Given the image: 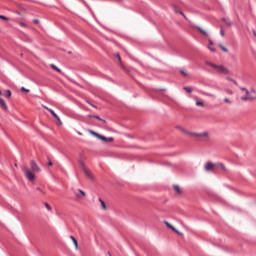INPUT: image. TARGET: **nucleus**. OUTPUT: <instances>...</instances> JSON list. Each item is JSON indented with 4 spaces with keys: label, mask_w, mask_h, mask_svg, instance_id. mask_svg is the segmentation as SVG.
<instances>
[{
    "label": "nucleus",
    "mask_w": 256,
    "mask_h": 256,
    "mask_svg": "<svg viewBox=\"0 0 256 256\" xmlns=\"http://www.w3.org/2000/svg\"><path fill=\"white\" fill-rule=\"evenodd\" d=\"M218 167H221V169H223V171H225V165H223V164H218Z\"/></svg>",
    "instance_id": "nucleus-33"
},
{
    "label": "nucleus",
    "mask_w": 256,
    "mask_h": 256,
    "mask_svg": "<svg viewBox=\"0 0 256 256\" xmlns=\"http://www.w3.org/2000/svg\"><path fill=\"white\" fill-rule=\"evenodd\" d=\"M113 141V137L107 138V142Z\"/></svg>",
    "instance_id": "nucleus-39"
},
{
    "label": "nucleus",
    "mask_w": 256,
    "mask_h": 256,
    "mask_svg": "<svg viewBox=\"0 0 256 256\" xmlns=\"http://www.w3.org/2000/svg\"><path fill=\"white\" fill-rule=\"evenodd\" d=\"M44 109H46V111H49V109H51V108L44 106Z\"/></svg>",
    "instance_id": "nucleus-43"
},
{
    "label": "nucleus",
    "mask_w": 256,
    "mask_h": 256,
    "mask_svg": "<svg viewBox=\"0 0 256 256\" xmlns=\"http://www.w3.org/2000/svg\"><path fill=\"white\" fill-rule=\"evenodd\" d=\"M116 57H117L118 61L121 63V55L116 54Z\"/></svg>",
    "instance_id": "nucleus-35"
},
{
    "label": "nucleus",
    "mask_w": 256,
    "mask_h": 256,
    "mask_svg": "<svg viewBox=\"0 0 256 256\" xmlns=\"http://www.w3.org/2000/svg\"><path fill=\"white\" fill-rule=\"evenodd\" d=\"M227 81H231V83H234V85H238L237 82L232 78H226Z\"/></svg>",
    "instance_id": "nucleus-26"
},
{
    "label": "nucleus",
    "mask_w": 256,
    "mask_h": 256,
    "mask_svg": "<svg viewBox=\"0 0 256 256\" xmlns=\"http://www.w3.org/2000/svg\"><path fill=\"white\" fill-rule=\"evenodd\" d=\"M50 67L52 69H54V71H57L58 73H61V69H59V67H57L55 64H51Z\"/></svg>",
    "instance_id": "nucleus-17"
},
{
    "label": "nucleus",
    "mask_w": 256,
    "mask_h": 256,
    "mask_svg": "<svg viewBox=\"0 0 256 256\" xmlns=\"http://www.w3.org/2000/svg\"><path fill=\"white\" fill-rule=\"evenodd\" d=\"M30 167L34 173L41 172V168L39 167V165H37V162H35V160L30 161Z\"/></svg>",
    "instance_id": "nucleus-5"
},
{
    "label": "nucleus",
    "mask_w": 256,
    "mask_h": 256,
    "mask_svg": "<svg viewBox=\"0 0 256 256\" xmlns=\"http://www.w3.org/2000/svg\"><path fill=\"white\" fill-rule=\"evenodd\" d=\"M49 113H51V115L54 116L55 119H57V121L60 123L61 125V118H59V116L57 115V113H55V111L53 109H48Z\"/></svg>",
    "instance_id": "nucleus-8"
},
{
    "label": "nucleus",
    "mask_w": 256,
    "mask_h": 256,
    "mask_svg": "<svg viewBox=\"0 0 256 256\" xmlns=\"http://www.w3.org/2000/svg\"><path fill=\"white\" fill-rule=\"evenodd\" d=\"M210 45H213V41L209 40Z\"/></svg>",
    "instance_id": "nucleus-45"
},
{
    "label": "nucleus",
    "mask_w": 256,
    "mask_h": 256,
    "mask_svg": "<svg viewBox=\"0 0 256 256\" xmlns=\"http://www.w3.org/2000/svg\"><path fill=\"white\" fill-rule=\"evenodd\" d=\"M0 19H3L4 21H9V18L7 16L0 15Z\"/></svg>",
    "instance_id": "nucleus-27"
},
{
    "label": "nucleus",
    "mask_w": 256,
    "mask_h": 256,
    "mask_svg": "<svg viewBox=\"0 0 256 256\" xmlns=\"http://www.w3.org/2000/svg\"><path fill=\"white\" fill-rule=\"evenodd\" d=\"M164 225H167L169 229H171L172 231H175V233H178V235H182L179 231H177V229H175V227H173V225H171L169 222L164 221Z\"/></svg>",
    "instance_id": "nucleus-7"
},
{
    "label": "nucleus",
    "mask_w": 256,
    "mask_h": 256,
    "mask_svg": "<svg viewBox=\"0 0 256 256\" xmlns=\"http://www.w3.org/2000/svg\"><path fill=\"white\" fill-rule=\"evenodd\" d=\"M99 202L101 204L102 209H107V206L105 205V201H103V199L99 198Z\"/></svg>",
    "instance_id": "nucleus-19"
},
{
    "label": "nucleus",
    "mask_w": 256,
    "mask_h": 256,
    "mask_svg": "<svg viewBox=\"0 0 256 256\" xmlns=\"http://www.w3.org/2000/svg\"><path fill=\"white\" fill-rule=\"evenodd\" d=\"M37 191H40V193H45L41 188H37Z\"/></svg>",
    "instance_id": "nucleus-40"
},
{
    "label": "nucleus",
    "mask_w": 256,
    "mask_h": 256,
    "mask_svg": "<svg viewBox=\"0 0 256 256\" xmlns=\"http://www.w3.org/2000/svg\"><path fill=\"white\" fill-rule=\"evenodd\" d=\"M183 133H186L187 135H191L192 137H208L209 134L207 132H202V133H195V132H188L183 129H181Z\"/></svg>",
    "instance_id": "nucleus-3"
},
{
    "label": "nucleus",
    "mask_w": 256,
    "mask_h": 256,
    "mask_svg": "<svg viewBox=\"0 0 256 256\" xmlns=\"http://www.w3.org/2000/svg\"><path fill=\"white\" fill-rule=\"evenodd\" d=\"M224 103H231V100H229V98H224Z\"/></svg>",
    "instance_id": "nucleus-34"
},
{
    "label": "nucleus",
    "mask_w": 256,
    "mask_h": 256,
    "mask_svg": "<svg viewBox=\"0 0 256 256\" xmlns=\"http://www.w3.org/2000/svg\"><path fill=\"white\" fill-rule=\"evenodd\" d=\"M220 35H222V37H225V31L223 29L220 30Z\"/></svg>",
    "instance_id": "nucleus-32"
},
{
    "label": "nucleus",
    "mask_w": 256,
    "mask_h": 256,
    "mask_svg": "<svg viewBox=\"0 0 256 256\" xmlns=\"http://www.w3.org/2000/svg\"><path fill=\"white\" fill-rule=\"evenodd\" d=\"M220 49H222V51H224V53H227L229 50L227 48H225L223 45H220Z\"/></svg>",
    "instance_id": "nucleus-25"
},
{
    "label": "nucleus",
    "mask_w": 256,
    "mask_h": 256,
    "mask_svg": "<svg viewBox=\"0 0 256 256\" xmlns=\"http://www.w3.org/2000/svg\"><path fill=\"white\" fill-rule=\"evenodd\" d=\"M33 23H39V20L38 19H34Z\"/></svg>",
    "instance_id": "nucleus-42"
},
{
    "label": "nucleus",
    "mask_w": 256,
    "mask_h": 256,
    "mask_svg": "<svg viewBox=\"0 0 256 256\" xmlns=\"http://www.w3.org/2000/svg\"><path fill=\"white\" fill-rule=\"evenodd\" d=\"M205 171H211L213 169V163L207 162L204 166Z\"/></svg>",
    "instance_id": "nucleus-11"
},
{
    "label": "nucleus",
    "mask_w": 256,
    "mask_h": 256,
    "mask_svg": "<svg viewBox=\"0 0 256 256\" xmlns=\"http://www.w3.org/2000/svg\"><path fill=\"white\" fill-rule=\"evenodd\" d=\"M53 165V162L49 161L48 166L51 167Z\"/></svg>",
    "instance_id": "nucleus-41"
},
{
    "label": "nucleus",
    "mask_w": 256,
    "mask_h": 256,
    "mask_svg": "<svg viewBox=\"0 0 256 256\" xmlns=\"http://www.w3.org/2000/svg\"><path fill=\"white\" fill-rule=\"evenodd\" d=\"M91 135H94V137H97V139H100V141H105L107 143V137L95 132V131H90Z\"/></svg>",
    "instance_id": "nucleus-6"
},
{
    "label": "nucleus",
    "mask_w": 256,
    "mask_h": 256,
    "mask_svg": "<svg viewBox=\"0 0 256 256\" xmlns=\"http://www.w3.org/2000/svg\"><path fill=\"white\" fill-rule=\"evenodd\" d=\"M2 95L6 97V99H9V97H11V90H4Z\"/></svg>",
    "instance_id": "nucleus-13"
},
{
    "label": "nucleus",
    "mask_w": 256,
    "mask_h": 256,
    "mask_svg": "<svg viewBox=\"0 0 256 256\" xmlns=\"http://www.w3.org/2000/svg\"><path fill=\"white\" fill-rule=\"evenodd\" d=\"M223 23L227 25V27H231L233 25V21H231L229 18H222Z\"/></svg>",
    "instance_id": "nucleus-9"
},
{
    "label": "nucleus",
    "mask_w": 256,
    "mask_h": 256,
    "mask_svg": "<svg viewBox=\"0 0 256 256\" xmlns=\"http://www.w3.org/2000/svg\"><path fill=\"white\" fill-rule=\"evenodd\" d=\"M208 49H210V51H212L213 53H215V48H211L210 46H208Z\"/></svg>",
    "instance_id": "nucleus-38"
},
{
    "label": "nucleus",
    "mask_w": 256,
    "mask_h": 256,
    "mask_svg": "<svg viewBox=\"0 0 256 256\" xmlns=\"http://www.w3.org/2000/svg\"><path fill=\"white\" fill-rule=\"evenodd\" d=\"M178 13H179L180 15H182V16L184 17V19H187V17L185 16V13H183L182 11H178Z\"/></svg>",
    "instance_id": "nucleus-31"
},
{
    "label": "nucleus",
    "mask_w": 256,
    "mask_h": 256,
    "mask_svg": "<svg viewBox=\"0 0 256 256\" xmlns=\"http://www.w3.org/2000/svg\"><path fill=\"white\" fill-rule=\"evenodd\" d=\"M22 171L24 172V175L28 181H35V174H33L31 170L24 166Z\"/></svg>",
    "instance_id": "nucleus-2"
},
{
    "label": "nucleus",
    "mask_w": 256,
    "mask_h": 256,
    "mask_svg": "<svg viewBox=\"0 0 256 256\" xmlns=\"http://www.w3.org/2000/svg\"><path fill=\"white\" fill-rule=\"evenodd\" d=\"M84 173L86 177H89V179H93V177L91 176V173H89V171H87L86 169H84Z\"/></svg>",
    "instance_id": "nucleus-23"
},
{
    "label": "nucleus",
    "mask_w": 256,
    "mask_h": 256,
    "mask_svg": "<svg viewBox=\"0 0 256 256\" xmlns=\"http://www.w3.org/2000/svg\"><path fill=\"white\" fill-rule=\"evenodd\" d=\"M3 95V92H1V90H0V97Z\"/></svg>",
    "instance_id": "nucleus-46"
},
{
    "label": "nucleus",
    "mask_w": 256,
    "mask_h": 256,
    "mask_svg": "<svg viewBox=\"0 0 256 256\" xmlns=\"http://www.w3.org/2000/svg\"><path fill=\"white\" fill-rule=\"evenodd\" d=\"M200 93H201L202 95H206V97H214V98L217 97L215 94H211V93H207V92H203V91H200Z\"/></svg>",
    "instance_id": "nucleus-15"
},
{
    "label": "nucleus",
    "mask_w": 256,
    "mask_h": 256,
    "mask_svg": "<svg viewBox=\"0 0 256 256\" xmlns=\"http://www.w3.org/2000/svg\"><path fill=\"white\" fill-rule=\"evenodd\" d=\"M160 91H165V89H161Z\"/></svg>",
    "instance_id": "nucleus-47"
},
{
    "label": "nucleus",
    "mask_w": 256,
    "mask_h": 256,
    "mask_svg": "<svg viewBox=\"0 0 256 256\" xmlns=\"http://www.w3.org/2000/svg\"><path fill=\"white\" fill-rule=\"evenodd\" d=\"M195 99H196V105H197L198 107H205V104H204L202 101H199V100L197 99V97H196Z\"/></svg>",
    "instance_id": "nucleus-18"
},
{
    "label": "nucleus",
    "mask_w": 256,
    "mask_h": 256,
    "mask_svg": "<svg viewBox=\"0 0 256 256\" xmlns=\"http://www.w3.org/2000/svg\"><path fill=\"white\" fill-rule=\"evenodd\" d=\"M78 191H79V193H80V195H79V194H76V197H77L78 199H81V197H85V191H83V190H81V189H79Z\"/></svg>",
    "instance_id": "nucleus-14"
},
{
    "label": "nucleus",
    "mask_w": 256,
    "mask_h": 256,
    "mask_svg": "<svg viewBox=\"0 0 256 256\" xmlns=\"http://www.w3.org/2000/svg\"><path fill=\"white\" fill-rule=\"evenodd\" d=\"M71 241L74 243L75 249H79V244L74 236H70Z\"/></svg>",
    "instance_id": "nucleus-12"
},
{
    "label": "nucleus",
    "mask_w": 256,
    "mask_h": 256,
    "mask_svg": "<svg viewBox=\"0 0 256 256\" xmlns=\"http://www.w3.org/2000/svg\"><path fill=\"white\" fill-rule=\"evenodd\" d=\"M45 207L48 211H51V206L49 205V203H45Z\"/></svg>",
    "instance_id": "nucleus-28"
},
{
    "label": "nucleus",
    "mask_w": 256,
    "mask_h": 256,
    "mask_svg": "<svg viewBox=\"0 0 256 256\" xmlns=\"http://www.w3.org/2000/svg\"><path fill=\"white\" fill-rule=\"evenodd\" d=\"M173 189L176 191V193H181V188L178 185H174Z\"/></svg>",
    "instance_id": "nucleus-20"
},
{
    "label": "nucleus",
    "mask_w": 256,
    "mask_h": 256,
    "mask_svg": "<svg viewBox=\"0 0 256 256\" xmlns=\"http://www.w3.org/2000/svg\"><path fill=\"white\" fill-rule=\"evenodd\" d=\"M205 65H209V67H212V69H215L217 73H222L223 75H229V69H227L223 65H216L215 63L209 62V61H206Z\"/></svg>",
    "instance_id": "nucleus-1"
},
{
    "label": "nucleus",
    "mask_w": 256,
    "mask_h": 256,
    "mask_svg": "<svg viewBox=\"0 0 256 256\" xmlns=\"http://www.w3.org/2000/svg\"><path fill=\"white\" fill-rule=\"evenodd\" d=\"M20 91H24V93H29L30 90L25 87H21Z\"/></svg>",
    "instance_id": "nucleus-24"
},
{
    "label": "nucleus",
    "mask_w": 256,
    "mask_h": 256,
    "mask_svg": "<svg viewBox=\"0 0 256 256\" xmlns=\"http://www.w3.org/2000/svg\"><path fill=\"white\" fill-rule=\"evenodd\" d=\"M252 93H253L254 95H255V93H256L255 89H253V88L250 90V95H252Z\"/></svg>",
    "instance_id": "nucleus-37"
},
{
    "label": "nucleus",
    "mask_w": 256,
    "mask_h": 256,
    "mask_svg": "<svg viewBox=\"0 0 256 256\" xmlns=\"http://www.w3.org/2000/svg\"><path fill=\"white\" fill-rule=\"evenodd\" d=\"M93 117H94V119H97L98 121H101L102 123H107V121H105L104 119H102L101 117H99L97 115H95Z\"/></svg>",
    "instance_id": "nucleus-22"
},
{
    "label": "nucleus",
    "mask_w": 256,
    "mask_h": 256,
    "mask_svg": "<svg viewBox=\"0 0 256 256\" xmlns=\"http://www.w3.org/2000/svg\"><path fill=\"white\" fill-rule=\"evenodd\" d=\"M0 105L2 109H4V111H7V109H9L7 106V103H5V100H3L1 97H0Z\"/></svg>",
    "instance_id": "nucleus-10"
},
{
    "label": "nucleus",
    "mask_w": 256,
    "mask_h": 256,
    "mask_svg": "<svg viewBox=\"0 0 256 256\" xmlns=\"http://www.w3.org/2000/svg\"><path fill=\"white\" fill-rule=\"evenodd\" d=\"M253 35L256 37V30H253Z\"/></svg>",
    "instance_id": "nucleus-44"
},
{
    "label": "nucleus",
    "mask_w": 256,
    "mask_h": 256,
    "mask_svg": "<svg viewBox=\"0 0 256 256\" xmlns=\"http://www.w3.org/2000/svg\"><path fill=\"white\" fill-rule=\"evenodd\" d=\"M183 89L186 93H192V91H193V88H191V87H184Z\"/></svg>",
    "instance_id": "nucleus-21"
},
{
    "label": "nucleus",
    "mask_w": 256,
    "mask_h": 256,
    "mask_svg": "<svg viewBox=\"0 0 256 256\" xmlns=\"http://www.w3.org/2000/svg\"><path fill=\"white\" fill-rule=\"evenodd\" d=\"M241 101H255V97L251 96V91L246 90L245 95L240 97Z\"/></svg>",
    "instance_id": "nucleus-4"
},
{
    "label": "nucleus",
    "mask_w": 256,
    "mask_h": 256,
    "mask_svg": "<svg viewBox=\"0 0 256 256\" xmlns=\"http://www.w3.org/2000/svg\"><path fill=\"white\" fill-rule=\"evenodd\" d=\"M197 29H198V31L202 34V35H204L205 37H207V31H205V30H203L201 27H197Z\"/></svg>",
    "instance_id": "nucleus-16"
},
{
    "label": "nucleus",
    "mask_w": 256,
    "mask_h": 256,
    "mask_svg": "<svg viewBox=\"0 0 256 256\" xmlns=\"http://www.w3.org/2000/svg\"><path fill=\"white\" fill-rule=\"evenodd\" d=\"M248 89L247 88H245V87H240V91H244V92H246Z\"/></svg>",
    "instance_id": "nucleus-36"
},
{
    "label": "nucleus",
    "mask_w": 256,
    "mask_h": 256,
    "mask_svg": "<svg viewBox=\"0 0 256 256\" xmlns=\"http://www.w3.org/2000/svg\"><path fill=\"white\" fill-rule=\"evenodd\" d=\"M20 27H27V24L25 22H19Z\"/></svg>",
    "instance_id": "nucleus-29"
},
{
    "label": "nucleus",
    "mask_w": 256,
    "mask_h": 256,
    "mask_svg": "<svg viewBox=\"0 0 256 256\" xmlns=\"http://www.w3.org/2000/svg\"><path fill=\"white\" fill-rule=\"evenodd\" d=\"M78 135H81V132H78Z\"/></svg>",
    "instance_id": "nucleus-48"
},
{
    "label": "nucleus",
    "mask_w": 256,
    "mask_h": 256,
    "mask_svg": "<svg viewBox=\"0 0 256 256\" xmlns=\"http://www.w3.org/2000/svg\"><path fill=\"white\" fill-rule=\"evenodd\" d=\"M180 73H181V75H183L184 77H187V72L181 70Z\"/></svg>",
    "instance_id": "nucleus-30"
}]
</instances>
